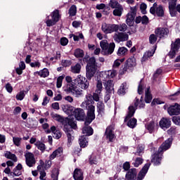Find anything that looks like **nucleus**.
<instances>
[{
    "label": "nucleus",
    "instance_id": "nucleus-33",
    "mask_svg": "<svg viewBox=\"0 0 180 180\" xmlns=\"http://www.w3.org/2000/svg\"><path fill=\"white\" fill-rule=\"evenodd\" d=\"M26 68V64H25V62L20 61L19 63V68H17L15 69L16 73L18 75H22L23 74V70H25Z\"/></svg>",
    "mask_w": 180,
    "mask_h": 180
},
{
    "label": "nucleus",
    "instance_id": "nucleus-17",
    "mask_svg": "<svg viewBox=\"0 0 180 180\" xmlns=\"http://www.w3.org/2000/svg\"><path fill=\"white\" fill-rule=\"evenodd\" d=\"M167 113L169 116H178V115H180V105L178 103H175L174 105H170L167 108Z\"/></svg>",
    "mask_w": 180,
    "mask_h": 180
},
{
    "label": "nucleus",
    "instance_id": "nucleus-46",
    "mask_svg": "<svg viewBox=\"0 0 180 180\" xmlns=\"http://www.w3.org/2000/svg\"><path fill=\"white\" fill-rule=\"evenodd\" d=\"M51 117L54 120H57V122H60V123H64V117L61 115L54 113L51 115Z\"/></svg>",
    "mask_w": 180,
    "mask_h": 180
},
{
    "label": "nucleus",
    "instance_id": "nucleus-28",
    "mask_svg": "<svg viewBox=\"0 0 180 180\" xmlns=\"http://www.w3.org/2000/svg\"><path fill=\"white\" fill-rule=\"evenodd\" d=\"M137 176V170L136 169H129L126 174L127 180H134Z\"/></svg>",
    "mask_w": 180,
    "mask_h": 180
},
{
    "label": "nucleus",
    "instance_id": "nucleus-61",
    "mask_svg": "<svg viewBox=\"0 0 180 180\" xmlns=\"http://www.w3.org/2000/svg\"><path fill=\"white\" fill-rule=\"evenodd\" d=\"M60 44L61 46H67V44H68V39L66 37H62L60 39Z\"/></svg>",
    "mask_w": 180,
    "mask_h": 180
},
{
    "label": "nucleus",
    "instance_id": "nucleus-47",
    "mask_svg": "<svg viewBox=\"0 0 180 180\" xmlns=\"http://www.w3.org/2000/svg\"><path fill=\"white\" fill-rule=\"evenodd\" d=\"M75 56L77 58H82L84 57V51L79 49H77L75 51Z\"/></svg>",
    "mask_w": 180,
    "mask_h": 180
},
{
    "label": "nucleus",
    "instance_id": "nucleus-39",
    "mask_svg": "<svg viewBox=\"0 0 180 180\" xmlns=\"http://www.w3.org/2000/svg\"><path fill=\"white\" fill-rule=\"evenodd\" d=\"M37 72L38 75H39V77H41V78H46V77H49V75H50V72H49V69H47V68H44Z\"/></svg>",
    "mask_w": 180,
    "mask_h": 180
},
{
    "label": "nucleus",
    "instance_id": "nucleus-57",
    "mask_svg": "<svg viewBox=\"0 0 180 180\" xmlns=\"http://www.w3.org/2000/svg\"><path fill=\"white\" fill-rule=\"evenodd\" d=\"M141 164H143V158H137L135 160V162L133 163V165L136 167L141 165Z\"/></svg>",
    "mask_w": 180,
    "mask_h": 180
},
{
    "label": "nucleus",
    "instance_id": "nucleus-41",
    "mask_svg": "<svg viewBox=\"0 0 180 180\" xmlns=\"http://www.w3.org/2000/svg\"><path fill=\"white\" fill-rule=\"evenodd\" d=\"M79 146L82 148H85V147L88 146V141H86V137H85V136H82L79 139Z\"/></svg>",
    "mask_w": 180,
    "mask_h": 180
},
{
    "label": "nucleus",
    "instance_id": "nucleus-38",
    "mask_svg": "<svg viewBox=\"0 0 180 180\" xmlns=\"http://www.w3.org/2000/svg\"><path fill=\"white\" fill-rule=\"evenodd\" d=\"M151 101H153V96H151V93H150V87H148L145 91V101L146 103H150Z\"/></svg>",
    "mask_w": 180,
    "mask_h": 180
},
{
    "label": "nucleus",
    "instance_id": "nucleus-54",
    "mask_svg": "<svg viewBox=\"0 0 180 180\" xmlns=\"http://www.w3.org/2000/svg\"><path fill=\"white\" fill-rule=\"evenodd\" d=\"M143 91H144V84H143V79H141L138 86V94L139 95H142Z\"/></svg>",
    "mask_w": 180,
    "mask_h": 180
},
{
    "label": "nucleus",
    "instance_id": "nucleus-43",
    "mask_svg": "<svg viewBox=\"0 0 180 180\" xmlns=\"http://www.w3.org/2000/svg\"><path fill=\"white\" fill-rule=\"evenodd\" d=\"M98 112L100 115L105 113V104L102 101H98L97 103Z\"/></svg>",
    "mask_w": 180,
    "mask_h": 180
},
{
    "label": "nucleus",
    "instance_id": "nucleus-48",
    "mask_svg": "<svg viewBox=\"0 0 180 180\" xmlns=\"http://www.w3.org/2000/svg\"><path fill=\"white\" fill-rule=\"evenodd\" d=\"M128 50L126 49V47H120L119 48L117 51V56H126L127 54Z\"/></svg>",
    "mask_w": 180,
    "mask_h": 180
},
{
    "label": "nucleus",
    "instance_id": "nucleus-14",
    "mask_svg": "<svg viewBox=\"0 0 180 180\" xmlns=\"http://www.w3.org/2000/svg\"><path fill=\"white\" fill-rule=\"evenodd\" d=\"M150 12L152 15H157V16H164V8L162 6H158L157 3H154L153 6L150 7Z\"/></svg>",
    "mask_w": 180,
    "mask_h": 180
},
{
    "label": "nucleus",
    "instance_id": "nucleus-24",
    "mask_svg": "<svg viewBox=\"0 0 180 180\" xmlns=\"http://www.w3.org/2000/svg\"><path fill=\"white\" fill-rule=\"evenodd\" d=\"M169 1V9L171 16H175L176 15V1L177 0H168Z\"/></svg>",
    "mask_w": 180,
    "mask_h": 180
},
{
    "label": "nucleus",
    "instance_id": "nucleus-44",
    "mask_svg": "<svg viewBox=\"0 0 180 180\" xmlns=\"http://www.w3.org/2000/svg\"><path fill=\"white\" fill-rule=\"evenodd\" d=\"M25 96H26V91L22 90L17 94L15 99H17V101H23V99H25Z\"/></svg>",
    "mask_w": 180,
    "mask_h": 180
},
{
    "label": "nucleus",
    "instance_id": "nucleus-19",
    "mask_svg": "<svg viewBox=\"0 0 180 180\" xmlns=\"http://www.w3.org/2000/svg\"><path fill=\"white\" fill-rule=\"evenodd\" d=\"M159 126L162 130H167L171 127V120L167 117H162L159 122Z\"/></svg>",
    "mask_w": 180,
    "mask_h": 180
},
{
    "label": "nucleus",
    "instance_id": "nucleus-6",
    "mask_svg": "<svg viewBox=\"0 0 180 180\" xmlns=\"http://www.w3.org/2000/svg\"><path fill=\"white\" fill-rule=\"evenodd\" d=\"M137 106H139V108H144V106H146V104L143 101V97H141L140 101H139V98H136L134 105H130L129 107L128 113L124 119V122H127L130 119V117H133V116H134V113H136V109H137Z\"/></svg>",
    "mask_w": 180,
    "mask_h": 180
},
{
    "label": "nucleus",
    "instance_id": "nucleus-3",
    "mask_svg": "<svg viewBox=\"0 0 180 180\" xmlns=\"http://www.w3.org/2000/svg\"><path fill=\"white\" fill-rule=\"evenodd\" d=\"M116 75H117V72L115 70L101 72L97 77V91L101 92V89H103L102 82L103 84L107 82L110 80V78H115Z\"/></svg>",
    "mask_w": 180,
    "mask_h": 180
},
{
    "label": "nucleus",
    "instance_id": "nucleus-50",
    "mask_svg": "<svg viewBox=\"0 0 180 180\" xmlns=\"http://www.w3.org/2000/svg\"><path fill=\"white\" fill-rule=\"evenodd\" d=\"M70 16H75L77 15V6L75 5H72L69 9Z\"/></svg>",
    "mask_w": 180,
    "mask_h": 180
},
{
    "label": "nucleus",
    "instance_id": "nucleus-45",
    "mask_svg": "<svg viewBox=\"0 0 180 180\" xmlns=\"http://www.w3.org/2000/svg\"><path fill=\"white\" fill-rule=\"evenodd\" d=\"M137 124V120L135 118L130 119L127 122V126L131 129H134Z\"/></svg>",
    "mask_w": 180,
    "mask_h": 180
},
{
    "label": "nucleus",
    "instance_id": "nucleus-10",
    "mask_svg": "<svg viewBox=\"0 0 180 180\" xmlns=\"http://www.w3.org/2000/svg\"><path fill=\"white\" fill-rule=\"evenodd\" d=\"M101 30L105 34H109L113 33V32H117L119 30V25L104 22L102 24Z\"/></svg>",
    "mask_w": 180,
    "mask_h": 180
},
{
    "label": "nucleus",
    "instance_id": "nucleus-27",
    "mask_svg": "<svg viewBox=\"0 0 180 180\" xmlns=\"http://www.w3.org/2000/svg\"><path fill=\"white\" fill-rule=\"evenodd\" d=\"M69 91H71L72 95H74L76 98H79L84 95L83 91L78 87H68Z\"/></svg>",
    "mask_w": 180,
    "mask_h": 180
},
{
    "label": "nucleus",
    "instance_id": "nucleus-25",
    "mask_svg": "<svg viewBox=\"0 0 180 180\" xmlns=\"http://www.w3.org/2000/svg\"><path fill=\"white\" fill-rule=\"evenodd\" d=\"M146 129H148L149 133H154L155 129H158V123L154 121H150L146 125Z\"/></svg>",
    "mask_w": 180,
    "mask_h": 180
},
{
    "label": "nucleus",
    "instance_id": "nucleus-20",
    "mask_svg": "<svg viewBox=\"0 0 180 180\" xmlns=\"http://www.w3.org/2000/svg\"><path fill=\"white\" fill-rule=\"evenodd\" d=\"M150 165H151L150 163H146L141 170L139 172L138 174V177L136 180H143L144 179V176H146L147 172H148V169L150 168Z\"/></svg>",
    "mask_w": 180,
    "mask_h": 180
},
{
    "label": "nucleus",
    "instance_id": "nucleus-52",
    "mask_svg": "<svg viewBox=\"0 0 180 180\" xmlns=\"http://www.w3.org/2000/svg\"><path fill=\"white\" fill-rule=\"evenodd\" d=\"M13 141L15 146H16L17 147H20V144L22 143V138L13 137Z\"/></svg>",
    "mask_w": 180,
    "mask_h": 180
},
{
    "label": "nucleus",
    "instance_id": "nucleus-34",
    "mask_svg": "<svg viewBox=\"0 0 180 180\" xmlns=\"http://www.w3.org/2000/svg\"><path fill=\"white\" fill-rule=\"evenodd\" d=\"M81 64L77 63L76 65L71 66L70 71L73 74H79L81 72Z\"/></svg>",
    "mask_w": 180,
    "mask_h": 180
},
{
    "label": "nucleus",
    "instance_id": "nucleus-22",
    "mask_svg": "<svg viewBox=\"0 0 180 180\" xmlns=\"http://www.w3.org/2000/svg\"><path fill=\"white\" fill-rule=\"evenodd\" d=\"M103 84L107 94H112V92H115V84H113V82L112 80H108Z\"/></svg>",
    "mask_w": 180,
    "mask_h": 180
},
{
    "label": "nucleus",
    "instance_id": "nucleus-16",
    "mask_svg": "<svg viewBox=\"0 0 180 180\" xmlns=\"http://www.w3.org/2000/svg\"><path fill=\"white\" fill-rule=\"evenodd\" d=\"M113 39L117 43L127 41L129 40V34L126 32H116L113 36Z\"/></svg>",
    "mask_w": 180,
    "mask_h": 180
},
{
    "label": "nucleus",
    "instance_id": "nucleus-42",
    "mask_svg": "<svg viewBox=\"0 0 180 180\" xmlns=\"http://www.w3.org/2000/svg\"><path fill=\"white\" fill-rule=\"evenodd\" d=\"M99 96H102V89H101L100 91H98V86H96L95 93L93 94L94 101H96V102H99Z\"/></svg>",
    "mask_w": 180,
    "mask_h": 180
},
{
    "label": "nucleus",
    "instance_id": "nucleus-36",
    "mask_svg": "<svg viewBox=\"0 0 180 180\" xmlns=\"http://www.w3.org/2000/svg\"><path fill=\"white\" fill-rule=\"evenodd\" d=\"M82 133L85 136H92L94 134V129L89 126H85L83 128Z\"/></svg>",
    "mask_w": 180,
    "mask_h": 180
},
{
    "label": "nucleus",
    "instance_id": "nucleus-64",
    "mask_svg": "<svg viewBox=\"0 0 180 180\" xmlns=\"http://www.w3.org/2000/svg\"><path fill=\"white\" fill-rule=\"evenodd\" d=\"M141 20H142V25H148V17H147V15H143V17H141Z\"/></svg>",
    "mask_w": 180,
    "mask_h": 180
},
{
    "label": "nucleus",
    "instance_id": "nucleus-60",
    "mask_svg": "<svg viewBox=\"0 0 180 180\" xmlns=\"http://www.w3.org/2000/svg\"><path fill=\"white\" fill-rule=\"evenodd\" d=\"M172 122L174 123V124H176L177 126H180V117H174L172 118Z\"/></svg>",
    "mask_w": 180,
    "mask_h": 180
},
{
    "label": "nucleus",
    "instance_id": "nucleus-11",
    "mask_svg": "<svg viewBox=\"0 0 180 180\" xmlns=\"http://www.w3.org/2000/svg\"><path fill=\"white\" fill-rule=\"evenodd\" d=\"M137 13V6L130 7V11L127 15V25L128 26H134V18Z\"/></svg>",
    "mask_w": 180,
    "mask_h": 180
},
{
    "label": "nucleus",
    "instance_id": "nucleus-37",
    "mask_svg": "<svg viewBox=\"0 0 180 180\" xmlns=\"http://www.w3.org/2000/svg\"><path fill=\"white\" fill-rule=\"evenodd\" d=\"M127 91V83L124 82L121 84L120 89H118V95H124Z\"/></svg>",
    "mask_w": 180,
    "mask_h": 180
},
{
    "label": "nucleus",
    "instance_id": "nucleus-53",
    "mask_svg": "<svg viewBox=\"0 0 180 180\" xmlns=\"http://www.w3.org/2000/svg\"><path fill=\"white\" fill-rule=\"evenodd\" d=\"M64 75H62L58 77L56 82L57 88H61V86H63V80L64 79Z\"/></svg>",
    "mask_w": 180,
    "mask_h": 180
},
{
    "label": "nucleus",
    "instance_id": "nucleus-63",
    "mask_svg": "<svg viewBox=\"0 0 180 180\" xmlns=\"http://www.w3.org/2000/svg\"><path fill=\"white\" fill-rule=\"evenodd\" d=\"M46 23V26L50 27V26H54V24L57 23V22L56 21H54L53 19H52V20H47Z\"/></svg>",
    "mask_w": 180,
    "mask_h": 180
},
{
    "label": "nucleus",
    "instance_id": "nucleus-62",
    "mask_svg": "<svg viewBox=\"0 0 180 180\" xmlns=\"http://www.w3.org/2000/svg\"><path fill=\"white\" fill-rule=\"evenodd\" d=\"M140 9L142 13L144 15L146 13V9H147V4L142 3L140 6Z\"/></svg>",
    "mask_w": 180,
    "mask_h": 180
},
{
    "label": "nucleus",
    "instance_id": "nucleus-30",
    "mask_svg": "<svg viewBox=\"0 0 180 180\" xmlns=\"http://www.w3.org/2000/svg\"><path fill=\"white\" fill-rule=\"evenodd\" d=\"M73 178L75 180H84V176L81 169H75Z\"/></svg>",
    "mask_w": 180,
    "mask_h": 180
},
{
    "label": "nucleus",
    "instance_id": "nucleus-18",
    "mask_svg": "<svg viewBox=\"0 0 180 180\" xmlns=\"http://www.w3.org/2000/svg\"><path fill=\"white\" fill-rule=\"evenodd\" d=\"M72 116H75L76 120L82 121L85 119V112L82 108H76L73 111Z\"/></svg>",
    "mask_w": 180,
    "mask_h": 180
},
{
    "label": "nucleus",
    "instance_id": "nucleus-9",
    "mask_svg": "<svg viewBox=\"0 0 180 180\" xmlns=\"http://www.w3.org/2000/svg\"><path fill=\"white\" fill-rule=\"evenodd\" d=\"M137 65L136 63V58L134 56H131L128 58L125 63V65L122 69L120 70V75H124L125 72H128L130 68H133Z\"/></svg>",
    "mask_w": 180,
    "mask_h": 180
},
{
    "label": "nucleus",
    "instance_id": "nucleus-1",
    "mask_svg": "<svg viewBox=\"0 0 180 180\" xmlns=\"http://www.w3.org/2000/svg\"><path fill=\"white\" fill-rule=\"evenodd\" d=\"M94 98L92 94H88L86 95L85 100L81 104V108L86 109L87 117L84 124H89L95 120V106L94 105Z\"/></svg>",
    "mask_w": 180,
    "mask_h": 180
},
{
    "label": "nucleus",
    "instance_id": "nucleus-49",
    "mask_svg": "<svg viewBox=\"0 0 180 180\" xmlns=\"http://www.w3.org/2000/svg\"><path fill=\"white\" fill-rule=\"evenodd\" d=\"M52 19L56 22L60 20V13L58 10H56L52 13Z\"/></svg>",
    "mask_w": 180,
    "mask_h": 180
},
{
    "label": "nucleus",
    "instance_id": "nucleus-29",
    "mask_svg": "<svg viewBox=\"0 0 180 180\" xmlns=\"http://www.w3.org/2000/svg\"><path fill=\"white\" fill-rule=\"evenodd\" d=\"M63 148L60 147L56 150H54L51 155H49V160H53L54 158H57V157H61L63 155Z\"/></svg>",
    "mask_w": 180,
    "mask_h": 180
},
{
    "label": "nucleus",
    "instance_id": "nucleus-59",
    "mask_svg": "<svg viewBox=\"0 0 180 180\" xmlns=\"http://www.w3.org/2000/svg\"><path fill=\"white\" fill-rule=\"evenodd\" d=\"M118 30H120V32H126V30H127V25L126 24L118 25Z\"/></svg>",
    "mask_w": 180,
    "mask_h": 180
},
{
    "label": "nucleus",
    "instance_id": "nucleus-5",
    "mask_svg": "<svg viewBox=\"0 0 180 180\" xmlns=\"http://www.w3.org/2000/svg\"><path fill=\"white\" fill-rule=\"evenodd\" d=\"M68 124L65 125L63 130L66 133L68 143H71L74 140V131H72V129H77L75 118H68Z\"/></svg>",
    "mask_w": 180,
    "mask_h": 180
},
{
    "label": "nucleus",
    "instance_id": "nucleus-12",
    "mask_svg": "<svg viewBox=\"0 0 180 180\" xmlns=\"http://www.w3.org/2000/svg\"><path fill=\"white\" fill-rule=\"evenodd\" d=\"M75 82L79 86V88H82V89H88L89 86V83L88 82V80H86V78L81 75L77 76Z\"/></svg>",
    "mask_w": 180,
    "mask_h": 180
},
{
    "label": "nucleus",
    "instance_id": "nucleus-35",
    "mask_svg": "<svg viewBox=\"0 0 180 180\" xmlns=\"http://www.w3.org/2000/svg\"><path fill=\"white\" fill-rule=\"evenodd\" d=\"M4 156L6 157V158H8V160H11L14 162H16V161H18V158L16 157V155L9 151H6L4 153Z\"/></svg>",
    "mask_w": 180,
    "mask_h": 180
},
{
    "label": "nucleus",
    "instance_id": "nucleus-13",
    "mask_svg": "<svg viewBox=\"0 0 180 180\" xmlns=\"http://www.w3.org/2000/svg\"><path fill=\"white\" fill-rule=\"evenodd\" d=\"M180 49V39L178 38L176 41L172 43L171 50L169 52V57L170 58H174L175 56H176V53H178Z\"/></svg>",
    "mask_w": 180,
    "mask_h": 180
},
{
    "label": "nucleus",
    "instance_id": "nucleus-56",
    "mask_svg": "<svg viewBox=\"0 0 180 180\" xmlns=\"http://www.w3.org/2000/svg\"><path fill=\"white\" fill-rule=\"evenodd\" d=\"M89 163L92 165L98 164V158L94 155H92L89 158Z\"/></svg>",
    "mask_w": 180,
    "mask_h": 180
},
{
    "label": "nucleus",
    "instance_id": "nucleus-55",
    "mask_svg": "<svg viewBox=\"0 0 180 180\" xmlns=\"http://www.w3.org/2000/svg\"><path fill=\"white\" fill-rule=\"evenodd\" d=\"M123 61H124V58L115 60L112 65L113 68H117V67H120V64L123 63Z\"/></svg>",
    "mask_w": 180,
    "mask_h": 180
},
{
    "label": "nucleus",
    "instance_id": "nucleus-23",
    "mask_svg": "<svg viewBox=\"0 0 180 180\" xmlns=\"http://www.w3.org/2000/svg\"><path fill=\"white\" fill-rule=\"evenodd\" d=\"M168 33H169V30L167 28L160 27L155 30V34H157L158 37H160V39L167 37Z\"/></svg>",
    "mask_w": 180,
    "mask_h": 180
},
{
    "label": "nucleus",
    "instance_id": "nucleus-2",
    "mask_svg": "<svg viewBox=\"0 0 180 180\" xmlns=\"http://www.w3.org/2000/svg\"><path fill=\"white\" fill-rule=\"evenodd\" d=\"M172 144V139L169 138L166 140L159 148L158 153L152 155L151 162L154 165H160L161 164V158H162V153L167 151L169 148H171Z\"/></svg>",
    "mask_w": 180,
    "mask_h": 180
},
{
    "label": "nucleus",
    "instance_id": "nucleus-7",
    "mask_svg": "<svg viewBox=\"0 0 180 180\" xmlns=\"http://www.w3.org/2000/svg\"><path fill=\"white\" fill-rule=\"evenodd\" d=\"M100 46L102 49L101 54L103 56H109L115 51V47L116 45L114 42L110 43V44L108 43V40L103 39L100 42Z\"/></svg>",
    "mask_w": 180,
    "mask_h": 180
},
{
    "label": "nucleus",
    "instance_id": "nucleus-51",
    "mask_svg": "<svg viewBox=\"0 0 180 180\" xmlns=\"http://www.w3.org/2000/svg\"><path fill=\"white\" fill-rule=\"evenodd\" d=\"M58 169H53L51 174L52 180H58Z\"/></svg>",
    "mask_w": 180,
    "mask_h": 180
},
{
    "label": "nucleus",
    "instance_id": "nucleus-31",
    "mask_svg": "<svg viewBox=\"0 0 180 180\" xmlns=\"http://www.w3.org/2000/svg\"><path fill=\"white\" fill-rule=\"evenodd\" d=\"M154 53H155V49L150 51H148L146 52L143 54V56L142 57L141 62L144 63V62L147 61V60H148L150 58V57H153L154 56Z\"/></svg>",
    "mask_w": 180,
    "mask_h": 180
},
{
    "label": "nucleus",
    "instance_id": "nucleus-32",
    "mask_svg": "<svg viewBox=\"0 0 180 180\" xmlns=\"http://www.w3.org/2000/svg\"><path fill=\"white\" fill-rule=\"evenodd\" d=\"M51 132L53 134V137L58 140V139H60L62 134L61 131L56 128L55 126H52L51 127Z\"/></svg>",
    "mask_w": 180,
    "mask_h": 180
},
{
    "label": "nucleus",
    "instance_id": "nucleus-40",
    "mask_svg": "<svg viewBox=\"0 0 180 180\" xmlns=\"http://www.w3.org/2000/svg\"><path fill=\"white\" fill-rule=\"evenodd\" d=\"M34 144L38 150H40L41 153H44V151H46V145L43 142L37 141Z\"/></svg>",
    "mask_w": 180,
    "mask_h": 180
},
{
    "label": "nucleus",
    "instance_id": "nucleus-4",
    "mask_svg": "<svg viewBox=\"0 0 180 180\" xmlns=\"http://www.w3.org/2000/svg\"><path fill=\"white\" fill-rule=\"evenodd\" d=\"M83 61H84V63H87L86 67V78L87 79H92L93 77L96 72V70H98V63H96V59H95V57L89 58V56H86L83 58Z\"/></svg>",
    "mask_w": 180,
    "mask_h": 180
},
{
    "label": "nucleus",
    "instance_id": "nucleus-58",
    "mask_svg": "<svg viewBox=\"0 0 180 180\" xmlns=\"http://www.w3.org/2000/svg\"><path fill=\"white\" fill-rule=\"evenodd\" d=\"M149 41L150 44H154L155 41H157V36L154 34H150L149 37Z\"/></svg>",
    "mask_w": 180,
    "mask_h": 180
},
{
    "label": "nucleus",
    "instance_id": "nucleus-15",
    "mask_svg": "<svg viewBox=\"0 0 180 180\" xmlns=\"http://www.w3.org/2000/svg\"><path fill=\"white\" fill-rule=\"evenodd\" d=\"M25 163L27 165V167H30V168H31L32 167H34V165H36V159L34 158V154L29 151H27L25 153Z\"/></svg>",
    "mask_w": 180,
    "mask_h": 180
},
{
    "label": "nucleus",
    "instance_id": "nucleus-26",
    "mask_svg": "<svg viewBox=\"0 0 180 180\" xmlns=\"http://www.w3.org/2000/svg\"><path fill=\"white\" fill-rule=\"evenodd\" d=\"M62 110L65 113H66V115L71 116L74 114V110H75V108L74 106L70 105H62Z\"/></svg>",
    "mask_w": 180,
    "mask_h": 180
},
{
    "label": "nucleus",
    "instance_id": "nucleus-21",
    "mask_svg": "<svg viewBox=\"0 0 180 180\" xmlns=\"http://www.w3.org/2000/svg\"><path fill=\"white\" fill-rule=\"evenodd\" d=\"M113 130H115V126L113 125L107 127L105 130L106 139L109 141H113V139H115V132H113Z\"/></svg>",
    "mask_w": 180,
    "mask_h": 180
},
{
    "label": "nucleus",
    "instance_id": "nucleus-8",
    "mask_svg": "<svg viewBox=\"0 0 180 180\" xmlns=\"http://www.w3.org/2000/svg\"><path fill=\"white\" fill-rule=\"evenodd\" d=\"M108 5L111 9H114L112 11V15L114 16L120 18V16L123 15L124 8H123V6H122V4H120L117 0H110Z\"/></svg>",
    "mask_w": 180,
    "mask_h": 180
}]
</instances>
